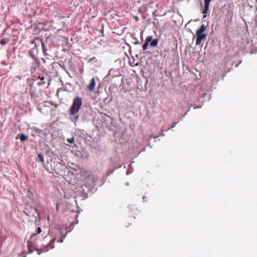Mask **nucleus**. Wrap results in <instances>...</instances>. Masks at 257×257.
<instances>
[{"mask_svg": "<svg viewBox=\"0 0 257 257\" xmlns=\"http://www.w3.org/2000/svg\"><path fill=\"white\" fill-rule=\"evenodd\" d=\"M66 235V234L62 235V230L59 228L50 230L48 235L45 236L43 239L42 247L37 249V254L40 255L42 252H46L54 248L55 241L62 242Z\"/></svg>", "mask_w": 257, "mask_h": 257, "instance_id": "f257e3e1", "label": "nucleus"}, {"mask_svg": "<svg viewBox=\"0 0 257 257\" xmlns=\"http://www.w3.org/2000/svg\"><path fill=\"white\" fill-rule=\"evenodd\" d=\"M43 243V240H40L38 239L37 234H33L30 239L27 241V245L29 248V252H32L31 248L37 247L39 245H41L40 248H37V249H40L42 247V244ZM37 251V250H36Z\"/></svg>", "mask_w": 257, "mask_h": 257, "instance_id": "f03ea898", "label": "nucleus"}, {"mask_svg": "<svg viewBox=\"0 0 257 257\" xmlns=\"http://www.w3.org/2000/svg\"><path fill=\"white\" fill-rule=\"evenodd\" d=\"M82 104V99L81 97H76L73 101L70 108V114L75 115L78 113Z\"/></svg>", "mask_w": 257, "mask_h": 257, "instance_id": "7ed1b4c3", "label": "nucleus"}, {"mask_svg": "<svg viewBox=\"0 0 257 257\" xmlns=\"http://www.w3.org/2000/svg\"><path fill=\"white\" fill-rule=\"evenodd\" d=\"M206 29V26L204 25H202L199 29H198L196 32V35L197 36L196 41V45H199L201 44L202 41L205 39L206 37V35L204 33V31Z\"/></svg>", "mask_w": 257, "mask_h": 257, "instance_id": "20e7f679", "label": "nucleus"}, {"mask_svg": "<svg viewBox=\"0 0 257 257\" xmlns=\"http://www.w3.org/2000/svg\"><path fill=\"white\" fill-rule=\"evenodd\" d=\"M56 173L60 175H65L66 172H69V169L66 168L65 166L62 165L61 163H58L56 164L55 168Z\"/></svg>", "mask_w": 257, "mask_h": 257, "instance_id": "39448f33", "label": "nucleus"}, {"mask_svg": "<svg viewBox=\"0 0 257 257\" xmlns=\"http://www.w3.org/2000/svg\"><path fill=\"white\" fill-rule=\"evenodd\" d=\"M212 0H204V8L202 11V13L206 14L209 10L210 3Z\"/></svg>", "mask_w": 257, "mask_h": 257, "instance_id": "423d86ee", "label": "nucleus"}, {"mask_svg": "<svg viewBox=\"0 0 257 257\" xmlns=\"http://www.w3.org/2000/svg\"><path fill=\"white\" fill-rule=\"evenodd\" d=\"M152 38L153 37L152 36H148L147 37L146 39V42L143 45V49L144 51L146 50L147 49L148 44L152 41Z\"/></svg>", "mask_w": 257, "mask_h": 257, "instance_id": "0eeeda50", "label": "nucleus"}, {"mask_svg": "<svg viewBox=\"0 0 257 257\" xmlns=\"http://www.w3.org/2000/svg\"><path fill=\"white\" fill-rule=\"evenodd\" d=\"M95 86V80L94 78H92L91 80V82L88 85L87 88L90 91H93Z\"/></svg>", "mask_w": 257, "mask_h": 257, "instance_id": "6e6552de", "label": "nucleus"}, {"mask_svg": "<svg viewBox=\"0 0 257 257\" xmlns=\"http://www.w3.org/2000/svg\"><path fill=\"white\" fill-rule=\"evenodd\" d=\"M150 42V45L151 47H156L158 45V40L157 39H154L153 40H152Z\"/></svg>", "mask_w": 257, "mask_h": 257, "instance_id": "1a4fd4ad", "label": "nucleus"}, {"mask_svg": "<svg viewBox=\"0 0 257 257\" xmlns=\"http://www.w3.org/2000/svg\"><path fill=\"white\" fill-rule=\"evenodd\" d=\"M20 139L21 141L24 142V141H26V140H27L28 137L25 135L22 134L21 135V136L20 137Z\"/></svg>", "mask_w": 257, "mask_h": 257, "instance_id": "9d476101", "label": "nucleus"}, {"mask_svg": "<svg viewBox=\"0 0 257 257\" xmlns=\"http://www.w3.org/2000/svg\"><path fill=\"white\" fill-rule=\"evenodd\" d=\"M86 174V175L89 176V172L88 171H86L84 169L81 170L80 171V175L83 176V174Z\"/></svg>", "mask_w": 257, "mask_h": 257, "instance_id": "9b49d317", "label": "nucleus"}, {"mask_svg": "<svg viewBox=\"0 0 257 257\" xmlns=\"http://www.w3.org/2000/svg\"><path fill=\"white\" fill-rule=\"evenodd\" d=\"M8 43V40H7L6 39H2L1 41H0V43L1 44H2V45H4L5 44H6L7 43Z\"/></svg>", "mask_w": 257, "mask_h": 257, "instance_id": "f8f14e48", "label": "nucleus"}, {"mask_svg": "<svg viewBox=\"0 0 257 257\" xmlns=\"http://www.w3.org/2000/svg\"><path fill=\"white\" fill-rule=\"evenodd\" d=\"M38 157L40 159L41 162L42 163H44V158L43 156L41 154H39L38 155Z\"/></svg>", "mask_w": 257, "mask_h": 257, "instance_id": "ddd939ff", "label": "nucleus"}, {"mask_svg": "<svg viewBox=\"0 0 257 257\" xmlns=\"http://www.w3.org/2000/svg\"><path fill=\"white\" fill-rule=\"evenodd\" d=\"M66 141L71 144H73L74 143V137H72L70 139H67Z\"/></svg>", "mask_w": 257, "mask_h": 257, "instance_id": "4468645a", "label": "nucleus"}, {"mask_svg": "<svg viewBox=\"0 0 257 257\" xmlns=\"http://www.w3.org/2000/svg\"><path fill=\"white\" fill-rule=\"evenodd\" d=\"M41 232H42L41 228L40 227H39L37 228V232L35 233V234H37V235H38V234L40 233Z\"/></svg>", "mask_w": 257, "mask_h": 257, "instance_id": "2eb2a0df", "label": "nucleus"}, {"mask_svg": "<svg viewBox=\"0 0 257 257\" xmlns=\"http://www.w3.org/2000/svg\"><path fill=\"white\" fill-rule=\"evenodd\" d=\"M35 51H37V48H33V49H32L31 50V52H34Z\"/></svg>", "mask_w": 257, "mask_h": 257, "instance_id": "dca6fc26", "label": "nucleus"}, {"mask_svg": "<svg viewBox=\"0 0 257 257\" xmlns=\"http://www.w3.org/2000/svg\"><path fill=\"white\" fill-rule=\"evenodd\" d=\"M44 83H45L44 82L40 81V82H38L37 84L40 86V85H43Z\"/></svg>", "mask_w": 257, "mask_h": 257, "instance_id": "f3484780", "label": "nucleus"}, {"mask_svg": "<svg viewBox=\"0 0 257 257\" xmlns=\"http://www.w3.org/2000/svg\"><path fill=\"white\" fill-rule=\"evenodd\" d=\"M94 186V182L93 181H91V184H90V188H92L93 186Z\"/></svg>", "mask_w": 257, "mask_h": 257, "instance_id": "a211bd4d", "label": "nucleus"}, {"mask_svg": "<svg viewBox=\"0 0 257 257\" xmlns=\"http://www.w3.org/2000/svg\"><path fill=\"white\" fill-rule=\"evenodd\" d=\"M78 117H79L78 115L75 116L74 117V121H77L78 119Z\"/></svg>", "mask_w": 257, "mask_h": 257, "instance_id": "6ab92c4d", "label": "nucleus"}, {"mask_svg": "<svg viewBox=\"0 0 257 257\" xmlns=\"http://www.w3.org/2000/svg\"><path fill=\"white\" fill-rule=\"evenodd\" d=\"M16 78L19 80H21L22 79V76L21 75H17Z\"/></svg>", "mask_w": 257, "mask_h": 257, "instance_id": "aec40b11", "label": "nucleus"}, {"mask_svg": "<svg viewBox=\"0 0 257 257\" xmlns=\"http://www.w3.org/2000/svg\"><path fill=\"white\" fill-rule=\"evenodd\" d=\"M42 45L43 47V51H44V53H45V49H44V45H43V44L42 43Z\"/></svg>", "mask_w": 257, "mask_h": 257, "instance_id": "412c9836", "label": "nucleus"}, {"mask_svg": "<svg viewBox=\"0 0 257 257\" xmlns=\"http://www.w3.org/2000/svg\"><path fill=\"white\" fill-rule=\"evenodd\" d=\"M175 125H176V123H174L172 125V127H175Z\"/></svg>", "mask_w": 257, "mask_h": 257, "instance_id": "4be33fe9", "label": "nucleus"}, {"mask_svg": "<svg viewBox=\"0 0 257 257\" xmlns=\"http://www.w3.org/2000/svg\"><path fill=\"white\" fill-rule=\"evenodd\" d=\"M44 79V78L43 77H42L41 78V80L42 81V80H43Z\"/></svg>", "mask_w": 257, "mask_h": 257, "instance_id": "5701e85b", "label": "nucleus"}, {"mask_svg": "<svg viewBox=\"0 0 257 257\" xmlns=\"http://www.w3.org/2000/svg\"><path fill=\"white\" fill-rule=\"evenodd\" d=\"M198 107H195H195H194V109H195V108H198Z\"/></svg>", "mask_w": 257, "mask_h": 257, "instance_id": "b1692460", "label": "nucleus"}, {"mask_svg": "<svg viewBox=\"0 0 257 257\" xmlns=\"http://www.w3.org/2000/svg\"><path fill=\"white\" fill-rule=\"evenodd\" d=\"M21 257H26V255H22Z\"/></svg>", "mask_w": 257, "mask_h": 257, "instance_id": "393cba45", "label": "nucleus"}, {"mask_svg": "<svg viewBox=\"0 0 257 257\" xmlns=\"http://www.w3.org/2000/svg\"><path fill=\"white\" fill-rule=\"evenodd\" d=\"M86 179H87V180H89V179H90V178H87Z\"/></svg>", "mask_w": 257, "mask_h": 257, "instance_id": "a878e982", "label": "nucleus"}, {"mask_svg": "<svg viewBox=\"0 0 257 257\" xmlns=\"http://www.w3.org/2000/svg\"><path fill=\"white\" fill-rule=\"evenodd\" d=\"M19 257H21V255L20 254L19 255Z\"/></svg>", "mask_w": 257, "mask_h": 257, "instance_id": "bb28decb", "label": "nucleus"}]
</instances>
